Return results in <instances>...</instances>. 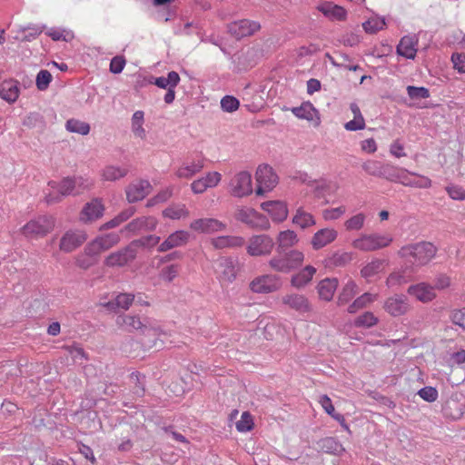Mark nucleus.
<instances>
[{"instance_id":"a18cd8bd","label":"nucleus","mask_w":465,"mask_h":465,"mask_svg":"<svg viewBox=\"0 0 465 465\" xmlns=\"http://www.w3.org/2000/svg\"><path fill=\"white\" fill-rule=\"evenodd\" d=\"M385 261L375 259L366 264L361 271V276L370 278L381 272L384 269Z\"/></svg>"},{"instance_id":"72a5a7b5","label":"nucleus","mask_w":465,"mask_h":465,"mask_svg":"<svg viewBox=\"0 0 465 465\" xmlns=\"http://www.w3.org/2000/svg\"><path fill=\"white\" fill-rule=\"evenodd\" d=\"M315 273L316 269L312 265H307L292 276L291 284L297 289L302 288L312 280Z\"/></svg>"},{"instance_id":"6e6d98bb","label":"nucleus","mask_w":465,"mask_h":465,"mask_svg":"<svg viewBox=\"0 0 465 465\" xmlns=\"http://www.w3.org/2000/svg\"><path fill=\"white\" fill-rule=\"evenodd\" d=\"M53 76L47 70H40L36 75L35 84L38 90L45 91L52 82Z\"/></svg>"},{"instance_id":"864d4df0","label":"nucleus","mask_w":465,"mask_h":465,"mask_svg":"<svg viewBox=\"0 0 465 465\" xmlns=\"http://www.w3.org/2000/svg\"><path fill=\"white\" fill-rule=\"evenodd\" d=\"M97 255L86 252V247L84 252L79 254L76 258V265L83 269H88L96 262Z\"/></svg>"},{"instance_id":"5fc2aeb1","label":"nucleus","mask_w":465,"mask_h":465,"mask_svg":"<svg viewBox=\"0 0 465 465\" xmlns=\"http://www.w3.org/2000/svg\"><path fill=\"white\" fill-rule=\"evenodd\" d=\"M407 94L411 100L427 99L430 97V91L426 87L407 86Z\"/></svg>"},{"instance_id":"603ef678","label":"nucleus","mask_w":465,"mask_h":465,"mask_svg":"<svg viewBox=\"0 0 465 465\" xmlns=\"http://www.w3.org/2000/svg\"><path fill=\"white\" fill-rule=\"evenodd\" d=\"M384 163L379 161L370 160L362 164V169L370 175L380 177L382 173Z\"/></svg>"},{"instance_id":"6ab92c4d","label":"nucleus","mask_w":465,"mask_h":465,"mask_svg":"<svg viewBox=\"0 0 465 465\" xmlns=\"http://www.w3.org/2000/svg\"><path fill=\"white\" fill-rule=\"evenodd\" d=\"M215 272L221 282H232L236 277V269L232 259L221 257L215 262Z\"/></svg>"},{"instance_id":"b1692460","label":"nucleus","mask_w":465,"mask_h":465,"mask_svg":"<svg viewBox=\"0 0 465 465\" xmlns=\"http://www.w3.org/2000/svg\"><path fill=\"white\" fill-rule=\"evenodd\" d=\"M407 292L423 303L430 302L436 298L434 287L426 282L409 286Z\"/></svg>"},{"instance_id":"6e6552de","label":"nucleus","mask_w":465,"mask_h":465,"mask_svg":"<svg viewBox=\"0 0 465 465\" xmlns=\"http://www.w3.org/2000/svg\"><path fill=\"white\" fill-rule=\"evenodd\" d=\"M281 302L286 309L294 311L300 315H306L312 312L311 302L302 293L287 292L282 296Z\"/></svg>"},{"instance_id":"bb28decb","label":"nucleus","mask_w":465,"mask_h":465,"mask_svg":"<svg viewBox=\"0 0 465 465\" xmlns=\"http://www.w3.org/2000/svg\"><path fill=\"white\" fill-rule=\"evenodd\" d=\"M291 111L297 118L307 120L315 125L320 124L319 113L310 102H304L300 106L292 107Z\"/></svg>"},{"instance_id":"a19ab883","label":"nucleus","mask_w":465,"mask_h":465,"mask_svg":"<svg viewBox=\"0 0 465 465\" xmlns=\"http://www.w3.org/2000/svg\"><path fill=\"white\" fill-rule=\"evenodd\" d=\"M179 82V74L174 71H171L168 73L167 77L160 76L153 78V80L150 81V84H153L162 89H169L172 87H176Z\"/></svg>"},{"instance_id":"4d7b16f0","label":"nucleus","mask_w":465,"mask_h":465,"mask_svg":"<svg viewBox=\"0 0 465 465\" xmlns=\"http://www.w3.org/2000/svg\"><path fill=\"white\" fill-rule=\"evenodd\" d=\"M253 427V420L248 411L242 413L241 419L236 422V429L240 432L250 431Z\"/></svg>"},{"instance_id":"f3484780","label":"nucleus","mask_w":465,"mask_h":465,"mask_svg":"<svg viewBox=\"0 0 465 465\" xmlns=\"http://www.w3.org/2000/svg\"><path fill=\"white\" fill-rule=\"evenodd\" d=\"M226 224L214 218H201L190 223V229L199 233H213L225 230Z\"/></svg>"},{"instance_id":"3c124183","label":"nucleus","mask_w":465,"mask_h":465,"mask_svg":"<svg viewBox=\"0 0 465 465\" xmlns=\"http://www.w3.org/2000/svg\"><path fill=\"white\" fill-rule=\"evenodd\" d=\"M46 35L51 37L54 41H65L69 42L74 38L72 31L65 29L51 28L46 32Z\"/></svg>"},{"instance_id":"39448f33","label":"nucleus","mask_w":465,"mask_h":465,"mask_svg":"<svg viewBox=\"0 0 465 465\" xmlns=\"http://www.w3.org/2000/svg\"><path fill=\"white\" fill-rule=\"evenodd\" d=\"M393 238L390 233H365L352 241V247L361 252H374L388 247Z\"/></svg>"},{"instance_id":"f03ea898","label":"nucleus","mask_w":465,"mask_h":465,"mask_svg":"<svg viewBox=\"0 0 465 465\" xmlns=\"http://www.w3.org/2000/svg\"><path fill=\"white\" fill-rule=\"evenodd\" d=\"M437 248L429 242H420L402 246L398 254L415 267L428 264L436 255Z\"/></svg>"},{"instance_id":"a211bd4d","label":"nucleus","mask_w":465,"mask_h":465,"mask_svg":"<svg viewBox=\"0 0 465 465\" xmlns=\"http://www.w3.org/2000/svg\"><path fill=\"white\" fill-rule=\"evenodd\" d=\"M190 240V233L184 230H178L172 232L163 242L158 245L159 252H165L173 248L185 245Z\"/></svg>"},{"instance_id":"49530a36","label":"nucleus","mask_w":465,"mask_h":465,"mask_svg":"<svg viewBox=\"0 0 465 465\" xmlns=\"http://www.w3.org/2000/svg\"><path fill=\"white\" fill-rule=\"evenodd\" d=\"M352 260V254L347 252H337L328 258L327 266H344Z\"/></svg>"},{"instance_id":"e2e57ef3","label":"nucleus","mask_w":465,"mask_h":465,"mask_svg":"<svg viewBox=\"0 0 465 465\" xmlns=\"http://www.w3.org/2000/svg\"><path fill=\"white\" fill-rule=\"evenodd\" d=\"M418 395L428 402H433L438 399V391L430 386H426L418 391Z\"/></svg>"},{"instance_id":"0e129e2a","label":"nucleus","mask_w":465,"mask_h":465,"mask_svg":"<svg viewBox=\"0 0 465 465\" xmlns=\"http://www.w3.org/2000/svg\"><path fill=\"white\" fill-rule=\"evenodd\" d=\"M447 193L452 200L462 201L465 200V191L460 185L451 184L445 188Z\"/></svg>"},{"instance_id":"ea45409f","label":"nucleus","mask_w":465,"mask_h":465,"mask_svg":"<svg viewBox=\"0 0 465 465\" xmlns=\"http://www.w3.org/2000/svg\"><path fill=\"white\" fill-rule=\"evenodd\" d=\"M190 213L183 203L172 204L163 211V216L171 220H180L189 217Z\"/></svg>"},{"instance_id":"bf43d9fd","label":"nucleus","mask_w":465,"mask_h":465,"mask_svg":"<svg viewBox=\"0 0 465 465\" xmlns=\"http://www.w3.org/2000/svg\"><path fill=\"white\" fill-rule=\"evenodd\" d=\"M378 322V319L373 315L372 312H367L360 315L355 320V326L357 327H372Z\"/></svg>"},{"instance_id":"680f3d73","label":"nucleus","mask_w":465,"mask_h":465,"mask_svg":"<svg viewBox=\"0 0 465 465\" xmlns=\"http://www.w3.org/2000/svg\"><path fill=\"white\" fill-rule=\"evenodd\" d=\"M408 282L404 272H395L389 275L386 281V284L390 288L402 285Z\"/></svg>"},{"instance_id":"473e14b6","label":"nucleus","mask_w":465,"mask_h":465,"mask_svg":"<svg viewBox=\"0 0 465 465\" xmlns=\"http://www.w3.org/2000/svg\"><path fill=\"white\" fill-rule=\"evenodd\" d=\"M407 169L398 167L391 163H384L381 178L402 184V181L407 175Z\"/></svg>"},{"instance_id":"cd10ccee","label":"nucleus","mask_w":465,"mask_h":465,"mask_svg":"<svg viewBox=\"0 0 465 465\" xmlns=\"http://www.w3.org/2000/svg\"><path fill=\"white\" fill-rule=\"evenodd\" d=\"M104 210L101 202L94 199L84 205L80 213V220L84 223L94 222L103 215Z\"/></svg>"},{"instance_id":"412c9836","label":"nucleus","mask_w":465,"mask_h":465,"mask_svg":"<svg viewBox=\"0 0 465 465\" xmlns=\"http://www.w3.org/2000/svg\"><path fill=\"white\" fill-rule=\"evenodd\" d=\"M116 243V234L114 232L101 235L86 245V252L97 256L112 248Z\"/></svg>"},{"instance_id":"4468645a","label":"nucleus","mask_w":465,"mask_h":465,"mask_svg":"<svg viewBox=\"0 0 465 465\" xmlns=\"http://www.w3.org/2000/svg\"><path fill=\"white\" fill-rule=\"evenodd\" d=\"M87 240L85 232L70 230L65 232L60 239L59 249L64 252H72Z\"/></svg>"},{"instance_id":"7c9ffc66","label":"nucleus","mask_w":465,"mask_h":465,"mask_svg":"<svg viewBox=\"0 0 465 465\" xmlns=\"http://www.w3.org/2000/svg\"><path fill=\"white\" fill-rule=\"evenodd\" d=\"M402 185L417 189H428L431 187L432 182L428 176L408 171L402 181Z\"/></svg>"},{"instance_id":"f8f14e48","label":"nucleus","mask_w":465,"mask_h":465,"mask_svg":"<svg viewBox=\"0 0 465 465\" xmlns=\"http://www.w3.org/2000/svg\"><path fill=\"white\" fill-rule=\"evenodd\" d=\"M231 193L235 197H243L252 193V175L242 171L234 175L230 183Z\"/></svg>"},{"instance_id":"c03bdc74","label":"nucleus","mask_w":465,"mask_h":465,"mask_svg":"<svg viewBox=\"0 0 465 465\" xmlns=\"http://www.w3.org/2000/svg\"><path fill=\"white\" fill-rule=\"evenodd\" d=\"M376 299L377 294L365 292L360 297H358L351 304L349 305L348 312L355 313L357 311L367 306L371 302H374Z\"/></svg>"},{"instance_id":"423d86ee","label":"nucleus","mask_w":465,"mask_h":465,"mask_svg":"<svg viewBox=\"0 0 465 465\" xmlns=\"http://www.w3.org/2000/svg\"><path fill=\"white\" fill-rule=\"evenodd\" d=\"M235 218L252 229L268 230L271 227L267 217L252 207L238 206L235 211Z\"/></svg>"},{"instance_id":"09e8293b","label":"nucleus","mask_w":465,"mask_h":465,"mask_svg":"<svg viewBox=\"0 0 465 465\" xmlns=\"http://www.w3.org/2000/svg\"><path fill=\"white\" fill-rule=\"evenodd\" d=\"M73 184L74 187V194H80L84 191L90 190L94 185V182L87 177L75 176L73 178Z\"/></svg>"},{"instance_id":"20e7f679","label":"nucleus","mask_w":465,"mask_h":465,"mask_svg":"<svg viewBox=\"0 0 465 465\" xmlns=\"http://www.w3.org/2000/svg\"><path fill=\"white\" fill-rule=\"evenodd\" d=\"M55 219L49 215H41L27 222L22 228L23 235L28 239H40L53 232Z\"/></svg>"},{"instance_id":"37998d69","label":"nucleus","mask_w":465,"mask_h":465,"mask_svg":"<svg viewBox=\"0 0 465 465\" xmlns=\"http://www.w3.org/2000/svg\"><path fill=\"white\" fill-rule=\"evenodd\" d=\"M386 22L383 17L373 15L362 24V27L367 34H376L384 29Z\"/></svg>"},{"instance_id":"2f4dec72","label":"nucleus","mask_w":465,"mask_h":465,"mask_svg":"<svg viewBox=\"0 0 465 465\" xmlns=\"http://www.w3.org/2000/svg\"><path fill=\"white\" fill-rule=\"evenodd\" d=\"M245 240L242 236L225 235L212 239V245L215 249L238 248L242 247Z\"/></svg>"},{"instance_id":"de8ad7c7","label":"nucleus","mask_w":465,"mask_h":465,"mask_svg":"<svg viewBox=\"0 0 465 465\" xmlns=\"http://www.w3.org/2000/svg\"><path fill=\"white\" fill-rule=\"evenodd\" d=\"M366 220V215L359 213L344 223V227L347 231H359L363 228Z\"/></svg>"},{"instance_id":"c9c22d12","label":"nucleus","mask_w":465,"mask_h":465,"mask_svg":"<svg viewBox=\"0 0 465 465\" xmlns=\"http://www.w3.org/2000/svg\"><path fill=\"white\" fill-rule=\"evenodd\" d=\"M337 287L338 280L336 278H326L322 280L317 285L319 297L327 302L331 301Z\"/></svg>"},{"instance_id":"5701e85b","label":"nucleus","mask_w":465,"mask_h":465,"mask_svg":"<svg viewBox=\"0 0 465 465\" xmlns=\"http://www.w3.org/2000/svg\"><path fill=\"white\" fill-rule=\"evenodd\" d=\"M152 186L146 180L132 183L126 188V198L129 203H135L145 198L151 192Z\"/></svg>"},{"instance_id":"4be33fe9","label":"nucleus","mask_w":465,"mask_h":465,"mask_svg":"<svg viewBox=\"0 0 465 465\" xmlns=\"http://www.w3.org/2000/svg\"><path fill=\"white\" fill-rule=\"evenodd\" d=\"M222 180V174L218 172H209L191 183L192 191L196 193H203L209 188H213L219 184Z\"/></svg>"},{"instance_id":"f257e3e1","label":"nucleus","mask_w":465,"mask_h":465,"mask_svg":"<svg viewBox=\"0 0 465 465\" xmlns=\"http://www.w3.org/2000/svg\"><path fill=\"white\" fill-rule=\"evenodd\" d=\"M123 327L128 331H139L142 334L141 343L145 349L160 347L163 341L160 339L166 333L159 327L152 326L147 322H143L140 318L124 315L122 319Z\"/></svg>"},{"instance_id":"052dcab7","label":"nucleus","mask_w":465,"mask_h":465,"mask_svg":"<svg viewBox=\"0 0 465 465\" xmlns=\"http://www.w3.org/2000/svg\"><path fill=\"white\" fill-rule=\"evenodd\" d=\"M346 213V207L341 205L335 208L325 209L322 212V217L326 221H334L341 218Z\"/></svg>"},{"instance_id":"e433bc0d","label":"nucleus","mask_w":465,"mask_h":465,"mask_svg":"<svg viewBox=\"0 0 465 465\" xmlns=\"http://www.w3.org/2000/svg\"><path fill=\"white\" fill-rule=\"evenodd\" d=\"M204 167L203 160L186 163L181 165L176 171V176L179 178L189 179L199 173Z\"/></svg>"},{"instance_id":"58836bf2","label":"nucleus","mask_w":465,"mask_h":465,"mask_svg":"<svg viewBox=\"0 0 465 465\" xmlns=\"http://www.w3.org/2000/svg\"><path fill=\"white\" fill-rule=\"evenodd\" d=\"M143 123L144 113L141 110L134 112L131 119V129L134 136L142 140L146 137V131L143 128Z\"/></svg>"},{"instance_id":"dca6fc26","label":"nucleus","mask_w":465,"mask_h":465,"mask_svg":"<svg viewBox=\"0 0 465 465\" xmlns=\"http://www.w3.org/2000/svg\"><path fill=\"white\" fill-rule=\"evenodd\" d=\"M261 25L258 22L251 21L248 19L235 21L228 25L229 33L234 35L236 38L249 36L259 31Z\"/></svg>"},{"instance_id":"9d476101","label":"nucleus","mask_w":465,"mask_h":465,"mask_svg":"<svg viewBox=\"0 0 465 465\" xmlns=\"http://www.w3.org/2000/svg\"><path fill=\"white\" fill-rule=\"evenodd\" d=\"M256 181L258 183L256 193H263L272 190L278 183V177L269 165H260L256 171Z\"/></svg>"},{"instance_id":"ddd939ff","label":"nucleus","mask_w":465,"mask_h":465,"mask_svg":"<svg viewBox=\"0 0 465 465\" xmlns=\"http://www.w3.org/2000/svg\"><path fill=\"white\" fill-rule=\"evenodd\" d=\"M383 308L391 316L399 317L411 310V304L406 295L394 294L385 301Z\"/></svg>"},{"instance_id":"0eeeda50","label":"nucleus","mask_w":465,"mask_h":465,"mask_svg":"<svg viewBox=\"0 0 465 465\" xmlns=\"http://www.w3.org/2000/svg\"><path fill=\"white\" fill-rule=\"evenodd\" d=\"M274 246L275 242L269 234H256L248 240L246 251L251 256H267L272 253Z\"/></svg>"},{"instance_id":"c756f323","label":"nucleus","mask_w":465,"mask_h":465,"mask_svg":"<svg viewBox=\"0 0 465 465\" xmlns=\"http://www.w3.org/2000/svg\"><path fill=\"white\" fill-rule=\"evenodd\" d=\"M299 242L297 233L292 230L281 231L276 237L277 252H283Z\"/></svg>"},{"instance_id":"13d9d810","label":"nucleus","mask_w":465,"mask_h":465,"mask_svg":"<svg viewBox=\"0 0 465 465\" xmlns=\"http://www.w3.org/2000/svg\"><path fill=\"white\" fill-rule=\"evenodd\" d=\"M240 106V102L237 98L232 95H225L221 100V107L226 113L235 112Z\"/></svg>"},{"instance_id":"2eb2a0df","label":"nucleus","mask_w":465,"mask_h":465,"mask_svg":"<svg viewBox=\"0 0 465 465\" xmlns=\"http://www.w3.org/2000/svg\"><path fill=\"white\" fill-rule=\"evenodd\" d=\"M158 221L153 216H142L130 222L121 232L137 234L144 232H152L156 229Z\"/></svg>"},{"instance_id":"393cba45","label":"nucleus","mask_w":465,"mask_h":465,"mask_svg":"<svg viewBox=\"0 0 465 465\" xmlns=\"http://www.w3.org/2000/svg\"><path fill=\"white\" fill-rule=\"evenodd\" d=\"M338 232L332 228H323L317 231L312 237L311 244L313 250H320L336 240Z\"/></svg>"},{"instance_id":"7ed1b4c3","label":"nucleus","mask_w":465,"mask_h":465,"mask_svg":"<svg viewBox=\"0 0 465 465\" xmlns=\"http://www.w3.org/2000/svg\"><path fill=\"white\" fill-rule=\"evenodd\" d=\"M304 261V253L302 251L293 249L278 252L269 261L270 267L278 272L288 273L301 267Z\"/></svg>"},{"instance_id":"338daca9","label":"nucleus","mask_w":465,"mask_h":465,"mask_svg":"<svg viewBox=\"0 0 465 465\" xmlns=\"http://www.w3.org/2000/svg\"><path fill=\"white\" fill-rule=\"evenodd\" d=\"M451 61L453 63V67L460 74L465 73V54H453L451 55Z\"/></svg>"},{"instance_id":"1a4fd4ad","label":"nucleus","mask_w":465,"mask_h":465,"mask_svg":"<svg viewBox=\"0 0 465 465\" xmlns=\"http://www.w3.org/2000/svg\"><path fill=\"white\" fill-rule=\"evenodd\" d=\"M249 287L254 293L267 294L280 290L282 281L278 275L262 274L251 281Z\"/></svg>"},{"instance_id":"c85d7f7f","label":"nucleus","mask_w":465,"mask_h":465,"mask_svg":"<svg viewBox=\"0 0 465 465\" xmlns=\"http://www.w3.org/2000/svg\"><path fill=\"white\" fill-rule=\"evenodd\" d=\"M317 9L324 16L333 21H343L347 16V11L342 6L331 2H323L317 6Z\"/></svg>"},{"instance_id":"9b49d317","label":"nucleus","mask_w":465,"mask_h":465,"mask_svg":"<svg viewBox=\"0 0 465 465\" xmlns=\"http://www.w3.org/2000/svg\"><path fill=\"white\" fill-rule=\"evenodd\" d=\"M48 186L52 189V192L45 196L47 203H57L61 201L63 196L74 194L73 178L70 177L64 178L59 183L51 181L48 183Z\"/></svg>"},{"instance_id":"79ce46f5","label":"nucleus","mask_w":465,"mask_h":465,"mask_svg":"<svg viewBox=\"0 0 465 465\" xmlns=\"http://www.w3.org/2000/svg\"><path fill=\"white\" fill-rule=\"evenodd\" d=\"M358 286L352 280H349L342 287L338 296V304L343 305L348 303L357 293Z\"/></svg>"},{"instance_id":"a878e982","label":"nucleus","mask_w":465,"mask_h":465,"mask_svg":"<svg viewBox=\"0 0 465 465\" xmlns=\"http://www.w3.org/2000/svg\"><path fill=\"white\" fill-rule=\"evenodd\" d=\"M262 209L268 213L274 222L284 221L288 216L287 205L281 201H269L262 203Z\"/></svg>"},{"instance_id":"774afa93","label":"nucleus","mask_w":465,"mask_h":465,"mask_svg":"<svg viewBox=\"0 0 465 465\" xmlns=\"http://www.w3.org/2000/svg\"><path fill=\"white\" fill-rule=\"evenodd\" d=\"M451 321L454 324L465 329V308L454 311Z\"/></svg>"},{"instance_id":"8fccbe9b","label":"nucleus","mask_w":465,"mask_h":465,"mask_svg":"<svg viewBox=\"0 0 465 465\" xmlns=\"http://www.w3.org/2000/svg\"><path fill=\"white\" fill-rule=\"evenodd\" d=\"M66 129L71 133H77L85 135L90 132V125L76 119H70L66 122Z\"/></svg>"},{"instance_id":"f704fd0d","label":"nucleus","mask_w":465,"mask_h":465,"mask_svg":"<svg viewBox=\"0 0 465 465\" xmlns=\"http://www.w3.org/2000/svg\"><path fill=\"white\" fill-rule=\"evenodd\" d=\"M292 223L295 226L305 230L315 225L316 221L311 213L304 210L303 206H299L292 217Z\"/></svg>"},{"instance_id":"4c0bfd02","label":"nucleus","mask_w":465,"mask_h":465,"mask_svg":"<svg viewBox=\"0 0 465 465\" xmlns=\"http://www.w3.org/2000/svg\"><path fill=\"white\" fill-rule=\"evenodd\" d=\"M19 96L17 84L13 81H5L0 84V97L8 103H14Z\"/></svg>"},{"instance_id":"69168bd1","label":"nucleus","mask_w":465,"mask_h":465,"mask_svg":"<svg viewBox=\"0 0 465 465\" xmlns=\"http://www.w3.org/2000/svg\"><path fill=\"white\" fill-rule=\"evenodd\" d=\"M179 272V266L172 264L162 269L160 276L163 280L171 282Z\"/></svg>"},{"instance_id":"aec40b11","label":"nucleus","mask_w":465,"mask_h":465,"mask_svg":"<svg viewBox=\"0 0 465 465\" xmlns=\"http://www.w3.org/2000/svg\"><path fill=\"white\" fill-rule=\"evenodd\" d=\"M419 39L415 35H404L401 38L396 53L406 59H414L418 51Z\"/></svg>"}]
</instances>
